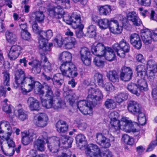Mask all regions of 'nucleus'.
Masks as SVG:
<instances>
[{
  "mask_svg": "<svg viewBox=\"0 0 157 157\" xmlns=\"http://www.w3.org/2000/svg\"><path fill=\"white\" fill-rule=\"evenodd\" d=\"M36 85L38 86L35 89V92L39 95L42 105L47 109L53 108L55 100L54 98L44 99L43 98L44 94V87L40 83L35 81L31 76H26L24 71L21 69L15 71L13 86L16 88H20L23 94H26L32 91Z\"/></svg>",
  "mask_w": 157,
  "mask_h": 157,
  "instance_id": "nucleus-1",
  "label": "nucleus"
},
{
  "mask_svg": "<svg viewBox=\"0 0 157 157\" xmlns=\"http://www.w3.org/2000/svg\"><path fill=\"white\" fill-rule=\"evenodd\" d=\"M128 20L125 17L121 14L110 18L100 19L98 24L100 29H105L109 27L110 32L114 34H119L122 32L123 27L127 25Z\"/></svg>",
  "mask_w": 157,
  "mask_h": 157,
  "instance_id": "nucleus-2",
  "label": "nucleus"
},
{
  "mask_svg": "<svg viewBox=\"0 0 157 157\" xmlns=\"http://www.w3.org/2000/svg\"><path fill=\"white\" fill-rule=\"evenodd\" d=\"M72 56L68 52H63L61 53L59 59L63 63L60 66V70L63 75L67 77L74 78L77 76L78 73L75 65L71 62Z\"/></svg>",
  "mask_w": 157,
  "mask_h": 157,
  "instance_id": "nucleus-3",
  "label": "nucleus"
},
{
  "mask_svg": "<svg viewBox=\"0 0 157 157\" xmlns=\"http://www.w3.org/2000/svg\"><path fill=\"white\" fill-rule=\"evenodd\" d=\"M7 132H5L0 127V144L1 149L4 154L6 155L11 156L13 155L15 152L14 147H15V143L10 138L12 135V128L7 124L5 125Z\"/></svg>",
  "mask_w": 157,
  "mask_h": 157,
  "instance_id": "nucleus-4",
  "label": "nucleus"
},
{
  "mask_svg": "<svg viewBox=\"0 0 157 157\" xmlns=\"http://www.w3.org/2000/svg\"><path fill=\"white\" fill-rule=\"evenodd\" d=\"M110 123L111 125L110 130L116 134L119 133L120 129L127 132H135L138 131L134 128L132 121L126 117H122L120 121L118 119L113 120L110 121Z\"/></svg>",
  "mask_w": 157,
  "mask_h": 157,
  "instance_id": "nucleus-5",
  "label": "nucleus"
},
{
  "mask_svg": "<svg viewBox=\"0 0 157 157\" xmlns=\"http://www.w3.org/2000/svg\"><path fill=\"white\" fill-rule=\"evenodd\" d=\"M41 57L40 62L35 59L29 63V64L32 67V71L35 73H40L41 71V67H42L45 72H51L52 69V64L48 60L44 55H41Z\"/></svg>",
  "mask_w": 157,
  "mask_h": 157,
  "instance_id": "nucleus-6",
  "label": "nucleus"
},
{
  "mask_svg": "<svg viewBox=\"0 0 157 157\" xmlns=\"http://www.w3.org/2000/svg\"><path fill=\"white\" fill-rule=\"evenodd\" d=\"M85 152L87 156L90 157H112V153L109 151H106L102 154L98 146L93 144L87 145Z\"/></svg>",
  "mask_w": 157,
  "mask_h": 157,
  "instance_id": "nucleus-7",
  "label": "nucleus"
},
{
  "mask_svg": "<svg viewBox=\"0 0 157 157\" xmlns=\"http://www.w3.org/2000/svg\"><path fill=\"white\" fill-rule=\"evenodd\" d=\"M63 15V21L67 24L71 25L73 28L76 29L78 27L80 28L84 27L80 14L74 13L71 16L67 13L64 14Z\"/></svg>",
  "mask_w": 157,
  "mask_h": 157,
  "instance_id": "nucleus-8",
  "label": "nucleus"
},
{
  "mask_svg": "<svg viewBox=\"0 0 157 157\" xmlns=\"http://www.w3.org/2000/svg\"><path fill=\"white\" fill-rule=\"evenodd\" d=\"M66 140L65 136H63L60 140L59 138L56 136L48 138L47 143L49 150L53 153L58 152L60 143L61 142L63 144H65Z\"/></svg>",
  "mask_w": 157,
  "mask_h": 157,
  "instance_id": "nucleus-9",
  "label": "nucleus"
},
{
  "mask_svg": "<svg viewBox=\"0 0 157 157\" xmlns=\"http://www.w3.org/2000/svg\"><path fill=\"white\" fill-rule=\"evenodd\" d=\"M138 85L132 83L128 84L127 86L128 90L131 93L137 96L140 95V92L142 91H146L148 89L147 85L145 80L141 81L139 80Z\"/></svg>",
  "mask_w": 157,
  "mask_h": 157,
  "instance_id": "nucleus-10",
  "label": "nucleus"
},
{
  "mask_svg": "<svg viewBox=\"0 0 157 157\" xmlns=\"http://www.w3.org/2000/svg\"><path fill=\"white\" fill-rule=\"evenodd\" d=\"M113 47L117 52V55L122 58L124 57L125 53L128 52L130 50L129 44L124 39L121 41L119 44H115Z\"/></svg>",
  "mask_w": 157,
  "mask_h": 157,
  "instance_id": "nucleus-11",
  "label": "nucleus"
},
{
  "mask_svg": "<svg viewBox=\"0 0 157 157\" xmlns=\"http://www.w3.org/2000/svg\"><path fill=\"white\" fill-rule=\"evenodd\" d=\"M141 36L142 41L146 45L151 44L152 40L157 41V29L151 31L148 29L143 31Z\"/></svg>",
  "mask_w": 157,
  "mask_h": 157,
  "instance_id": "nucleus-12",
  "label": "nucleus"
},
{
  "mask_svg": "<svg viewBox=\"0 0 157 157\" xmlns=\"http://www.w3.org/2000/svg\"><path fill=\"white\" fill-rule=\"evenodd\" d=\"M52 31L50 29L46 31H41L39 33V44L40 48H43L45 50H48L45 46L46 43L47 42V40L51 38L53 36Z\"/></svg>",
  "mask_w": 157,
  "mask_h": 157,
  "instance_id": "nucleus-13",
  "label": "nucleus"
},
{
  "mask_svg": "<svg viewBox=\"0 0 157 157\" xmlns=\"http://www.w3.org/2000/svg\"><path fill=\"white\" fill-rule=\"evenodd\" d=\"M95 81L98 85L101 87L104 88L106 91L108 92H113L114 90V86L109 82H107L104 85V81L102 75L99 73H96L94 76Z\"/></svg>",
  "mask_w": 157,
  "mask_h": 157,
  "instance_id": "nucleus-14",
  "label": "nucleus"
},
{
  "mask_svg": "<svg viewBox=\"0 0 157 157\" xmlns=\"http://www.w3.org/2000/svg\"><path fill=\"white\" fill-rule=\"evenodd\" d=\"M92 104L91 102L82 100L78 101L77 105L78 108L82 113L84 115H87L92 114Z\"/></svg>",
  "mask_w": 157,
  "mask_h": 157,
  "instance_id": "nucleus-15",
  "label": "nucleus"
},
{
  "mask_svg": "<svg viewBox=\"0 0 157 157\" xmlns=\"http://www.w3.org/2000/svg\"><path fill=\"white\" fill-rule=\"evenodd\" d=\"M88 96L87 99L88 101L92 102L90 100L95 99L99 101L103 98V95L101 91L99 89H95L92 87H89L87 90Z\"/></svg>",
  "mask_w": 157,
  "mask_h": 157,
  "instance_id": "nucleus-16",
  "label": "nucleus"
},
{
  "mask_svg": "<svg viewBox=\"0 0 157 157\" xmlns=\"http://www.w3.org/2000/svg\"><path fill=\"white\" fill-rule=\"evenodd\" d=\"M47 133L45 132H43L38 139L34 142V148L40 151H44L45 148V141H46L47 143Z\"/></svg>",
  "mask_w": 157,
  "mask_h": 157,
  "instance_id": "nucleus-17",
  "label": "nucleus"
},
{
  "mask_svg": "<svg viewBox=\"0 0 157 157\" xmlns=\"http://www.w3.org/2000/svg\"><path fill=\"white\" fill-rule=\"evenodd\" d=\"M147 67L143 65H139L136 67V70L137 71L138 76L141 78L140 80L141 81H145L147 79L149 80L152 79L149 73L150 70L147 72Z\"/></svg>",
  "mask_w": 157,
  "mask_h": 157,
  "instance_id": "nucleus-18",
  "label": "nucleus"
},
{
  "mask_svg": "<svg viewBox=\"0 0 157 157\" xmlns=\"http://www.w3.org/2000/svg\"><path fill=\"white\" fill-rule=\"evenodd\" d=\"M80 58L83 63L89 66L91 62V54L89 50L86 47L82 48L80 51Z\"/></svg>",
  "mask_w": 157,
  "mask_h": 157,
  "instance_id": "nucleus-19",
  "label": "nucleus"
},
{
  "mask_svg": "<svg viewBox=\"0 0 157 157\" xmlns=\"http://www.w3.org/2000/svg\"><path fill=\"white\" fill-rule=\"evenodd\" d=\"M107 47L102 43H94L92 46L91 52L97 56H102L106 50Z\"/></svg>",
  "mask_w": 157,
  "mask_h": 157,
  "instance_id": "nucleus-20",
  "label": "nucleus"
},
{
  "mask_svg": "<svg viewBox=\"0 0 157 157\" xmlns=\"http://www.w3.org/2000/svg\"><path fill=\"white\" fill-rule=\"evenodd\" d=\"M97 142L102 147L107 148L109 147L110 145V141H113L114 140L113 136H111L109 140L106 138L102 134L98 133L96 135Z\"/></svg>",
  "mask_w": 157,
  "mask_h": 157,
  "instance_id": "nucleus-21",
  "label": "nucleus"
},
{
  "mask_svg": "<svg viewBox=\"0 0 157 157\" xmlns=\"http://www.w3.org/2000/svg\"><path fill=\"white\" fill-rule=\"evenodd\" d=\"M37 118L34 120V123L35 125L39 127H43L46 126L48 120V116L44 113H40L37 114L35 117Z\"/></svg>",
  "mask_w": 157,
  "mask_h": 157,
  "instance_id": "nucleus-22",
  "label": "nucleus"
},
{
  "mask_svg": "<svg viewBox=\"0 0 157 157\" xmlns=\"http://www.w3.org/2000/svg\"><path fill=\"white\" fill-rule=\"evenodd\" d=\"M22 49L19 46L16 45L12 46L8 54V56L10 60H15L22 52Z\"/></svg>",
  "mask_w": 157,
  "mask_h": 157,
  "instance_id": "nucleus-23",
  "label": "nucleus"
},
{
  "mask_svg": "<svg viewBox=\"0 0 157 157\" xmlns=\"http://www.w3.org/2000/svg\"><path fill=\"white\" fill-rule=\"evenodd\" d=\"M127 109L131 113L136 114L140 113L142 111L140 105L137 102L133 101H130L128 104Z\"/></svg>",
  "mask_w": 157,
  "mask_h": 157,
  "instance_id": "nucleus-24",
  "label": "nucleus"
},
{
  "mask_svg": "<svg viewBox=\"0 0 157 157\" xmlns=\"http://www.w3.org/2000/svg\"><path fill=\"white\" fill-rule=\"evenodd\" d=\"M132 71L129 67H124L120 74L121 79L124 81H129L132 78Z\"/></svg>",
  "mask_w": 157,
  "mask_h": 157,
  "instance_id": "nucleus-25",
  "label": "nucleus"
},
{
  "mask_svg": "<svg viewBox=\"0 0 157 157\" xmlns=\"http://www.w3.org/2000/svg\"><path fill=\"white\" fill-rule=\"evenodd\" d=\"M27 103L30 110L32 111H39L40 109V103L36 98L33 97H29Z\"/></svg>",
  "mask_w": 157,
  "mask_h": 157,
  "instance_id": "nucleus-26",
  "label": "nucleus"
},
{
  "mask_svg": "<svg viewBox=\"0 0 157 157\" xmlns=\"http://www.w3.org/2000/svg\"><path fill=\"white\" fill-rule=\"evenodd\" d=\"M36 137V135L33 132H23L22 133V142L24 145H27Z\"/></svg>",
  "mask_w": 157,
  "mask_h": 157,
  "instance_id": "nucleus-27",
  "label": "nucleus"
},
{
  "mask_svg": "<svg viewBox=\"0 0 157 157\" xmlns=\"http://www.w3.org/2000/svg\"><path fill=\"white\" fill-rule=\"evenodd\" d=\"M127 17L128 20L131 21L133 25L136 26H140L142 24L141 20L135 12L132 11L128 13Z\"/></svg>",
  "mask_w": 157,
  "mask_h": 157,
  "instance_id": "nucleus-28",
  "label": "nucleus"
},
{
  "mask_svg": "<svg viewBox=\"0 0 157 157\" xmlns=\"http://www.w3.org/2000/svg\"><path fill=\"white\" fill-rule=\"evenodd\" d=\"M77 44V41L74 37H67L64 38V47L66 49H70L75 48Z\"/></svg>",
  "mask_w": 157,
  "mask_h": 157,
  "instance_id": "nucleus-29",
  "label": "nucleus"
},
{
  "mask_svg": "<svg viewBox=\"0 0 157 157\" xmlns=\"http://www.w3.org/2000/svg\"><path fill=\"white\" fill-rule=\"evenodd\" d=\"M131 43L137 49H140L142 46V43L138 34L133 33L131 34L130 36Z\"/></svg>",
  "mask_w": 157,
  "mask_h": 157,
  "instance_id": "nucleus-30",
  "label": "nucleus"
},
{
  "mask_svg": "<svg viewBox=\"0 0 157 157\" xmlns=\"http://www.w3.org/2000/svg\"><path fill=\"white\" fill-rule=\"evenodd\" d=\"M14 115L21 121H24L28 118L27 112L22 109H15L13 112Z\"/></svg>",
  "mask_w": 157,
  "mask_h": 157,
  "instance_id": "nucleus-31",
  "label": "nucleus"
},
{
  "mask_svg": "<svg viewBox=\"0 0 157 157\" xmlns=\"http://www.w3.org/2000/svg\"><path fill=\"white\" fill-rule=\"evenodd\" d=\"M103 56H104L105 59L107 60L112 61L115 59V54L112 48L107 47L106 50Z\"/></svg>",
  "mask_w": 157,
  "mask_h": 157,
  "instance_id": "nucleus-32",
  "label": "nucleus"
},
{
  "mask_svg": "<svg viewBox=\"0 0 157 157\" xmlns=\"http://www.w3.org/2000/svg\"><path fill=\"white\" fill-rule=\"evenodd\" d=\"M56 128L58 132L64 133L66 132L68 128V125L66 123L63 121H58L56 124Z\"/></svg>",
  "mask_w": 157,
  "mask_h": 157,
  "instance_id": "nucleus-33",
  "label": "nucleus"
},
{
  "mask_svg": "<svg viewBox=\"0 0 157 157\" xmlns=\"http://www.w3.org/2000/svg\"><path fill=\"white\" fill-rule=\"evenodd\" d=\"M62 75L60 73H57L56 74L52 79L53 83L55 85L58 86L59 87L61 86L63 83V75L62 73Z\"/></svg>",
  "mask_w": 157,
  "mask_h": 157,
  "instance_id": "nucleus-34",
  "label": "nucleus"
},
{
  "mask_svg": "<svg viewBox=\"0 0 157 157\" xmlns=\"http://www.w3.org/2000/svg\"><path fill=\"white\" fill-rule=\"evenodd\" d=\"M107 76L109 80L113 82L118 81V75L117 72L115 71H109L107 73Z\"/></svg>",
  "mask_w": 157,
  "mask_h": 157,
  "instance_id": "nucleus-35",
  "label": "nucleus"
},
{
  "mask_svg": "<svg viewBox=\"0 0 157 157\" xmlns=\"http://www.w3.org/2000/svg\"><path fill=\"white\" fill-rule=\"evenodd\" d=\"M99 13L101 15L106 16L110 13L111 9L109 6H100L98 7Z\"/></svg>",
  "mask_w": 157,
  "mask_h": 157,
  "instance_id": "nucleus-36",
  "label": "nucleus"
},
{
  "mask_svg": "<svg viewBox=\"0 0 157 157\" xmlns=\"http://www.w3.org/2000/svg\"><path fill=\"white\" fill-rule=\"evenodd\" d=\"M7 124L12 128V134L13 133L14 131H15V133L17 135H18L19 134L20 130L19 129L17 128L12 125H10L9 122L7 121H2L0 122V127L2 128V126H3L4 127V129L7 132V129L5 125Z\"/></svg>",
  "mask_w": 157,
  "mask_h": 157,
  "instance_id": "nucleus-37",
  "label": "nucleus"
},
{
  "mask_svg": "<svg viewBox=\"0 0 157 157\" xmlns=\"http://www.w3.org/2000/svg\"><path fill=\"white\" fill-rule=\"evenodd\" d=\"M5 34L7 40L10 43L13 44L17 41V36L12 32L8 31L6 32Z\"/></svg>",
  "mask_w": 157,
  "mask_h": 157,
  "instance_id": "nucleus-38",
  "label": "nucleus"
},
{
  "mask_svg": "<svg viewBox=\"0 0 157 157\" xmlns=\"http://www.w3.org/2000/svg\"><path fill=\"white\" fill-rule=\"evenodd\" d=\"M45 97L48 98H54V95L51 86L46 85L45 86Z\"/></svg>",
  "mask_w": 157,
  "mask_h": 157,
  "instance_id": "nucleus-39",
  "label": "nucleus"
},
{
  "mask_svg": "<svg viewBox=\"0 0 157 157\" xmlns=\"http://www.w3.org/2000/svg\"><path fill=\"white\" fill-rule=\"evenodd\" d=\"M87 35L90 37H94L96 35V27L94 25H90L88 28Z\"/></svg>",
  "mask_w": 157,
  "mask_h": 157,
  "instance_id": "nucleus-40",
  "label": "nucleus"
},
{
  "mask_svg": "<svg viewBox=\"0 0 157 157\" xmlns=\"http://www.w3.org/2000/svg\"><path fill=\"white\" fill-rule=\"evenodd\" d=\"M128 98V95L124 93H121L117 94L115 97L116 101L118 103L122 102Z\"/></svg>",
  "mask_w": 157,
  "mask_h": 157,
  "instance_id": "nucleus-41",
  "label": "nucleus"
},
{
  "mask_svg": "<svg viewBox=\"0 0 157 157\" xmlns=\"http://www.w3.org/2000/svg\"><path fill=\"white\" fill-rule=\"evenodd\" d=\"M122 141L125 143L129 145H132L134 144L133 138L127 134H124L122 136Z\"/></svg>",
  "mask_w": 157,
  "mask_h": 157,
  "instance_id": "nucleus-42",
  "label": "nucleus"
},
{
  "mask_svg": "<svg viewBox=\"0 0 157 157\" xmlns=\"http://www.w3.org/2000/svg\"><path fill=\"white\" fill-rule=\"evenodd\" d=\"M2 110L7 114H8L11 117H13V112L12 113V108L10 105L8 104H3L2 107Z\"/></svg>",
  "mask_w": 157,
  "mask_h": 157,
  "instance_id": "nucleus-43",
  "label": "nucleus"
},
{
  "mask_svg": "<svg viewBox=\"0 0 157 157\" xmlns=\"http://www.w3.org/2000/svg\"><path fill=\"white\" fill-rule=\"evenodd\" d=\"M105 105L106 108L110 109H114L116 107V102L112 99H107L105 102Z\"/></svg>",
  "mask_w": 157,
  "mask_h": 157,
  "instance_id": "nucleus-44",
  "label": "nucleus"
},
{
  "mask_svg": "<svg viewBox=\"0 0 157 157\" xmlns=\"http://www.w3.org/2000/svg\"><path fill=\"white\" fill-rule=\"evenodd\" d=\"M138 115V120L139 124L141 125H144L146 122V117L144 113L141 111L140 113L137 114Z\"/></svg>",
  "mask_w": 157,
  "mask_h": 157,
  "instance_id": "nucleus-45",
  "label": "nucleus"
},
{
  "mask_svg": "<svg viewBox=\"0 0 157 157\" xmlns=\"http://www.w3.org/2000/svg\"><path fill=\"white\" fill-rule=\"evenodd\" d=\"M32 15L35 17L36 21L38 22H42L44 19V16L42 12H36L33 13Z\"/></svg>",
  "mask_w": 157,
  "mask_h": 157,
  "instance_id": "nucleus-46",
  "label": "nucleus"
},
{
  "mask_svg": "<svg viewBox=\"0 0 157 157\" xmlns=\"http://www.w3.org/2000/svg\"><path fill=\"white\" fill-rule=\"evenodd\" d=\"M65 99L72 106H74L76 99V95L74 94H69L65 97Z\"/></svg>",
  "mask_w": 157,
  "mask_h": 157,
  "instance_id": "nucleus-47",
  "label": "nucleus"
},
{
  "mask_svg": "<svg viewBox=\"0 0 157 157\" xmlns=\"http://www.w3.org/2000/svg\"><path fill=\"white\" fill-rule=\"evenodd\" d=\"M66 106L65 102L62 100H59L58 101L55 103L54 102L53 108L55 109H58L61 108H64Z\"/></svg>",
  "mask_w": 157,
  "mask_h": 157,
  "instance_id": "nucleus-48",
  "label": "nucleus"
},
{
  "mask_svg": "<svg viewBox=\"0 0 157 157\" xmlns=\"http://www.w3.org/2000/svg\"><path fill=\"white\" fill-rule=\"evenodd\" d=\"M64 38L60 35H57L54 40V42H55L56 45L59 47L64 44Z\"/></svg>",
  "mask_w": 157,
  "mask_h": 157,
  "instance_id": "nucleus-49",
  "label": "nucleus"
},
{
  "mask_svg": "<svg viewBox=\"0 0 157 157\" xmlns=\"http://www.w3.org/2000/svg\"><path fill=\"white\" fill-rule=\"evenodd\" d=\"M93 62L95 65L99 67H103L104 64V62L98 56L94 58Z\"/></svg>",
  "mask_w": 157,
  "mask_h": 157,
  "instance_id": "nucleus-50",
  "label": "nucleus"
},
{
  "mask_svg": "<svg viewBox=\"0 0 157 157\" xmlns=\"http://www.w3.org/2000/svg\"><path fill=\"white\" fill-rule=\"evenodd\" d=\"M3 84L4 85L8 86L9 85L10 74L8 72L3 73Z\"/></svg>",
  "mask_w": 157,
  "mask_h": 157,
  "instance_id": "nucleus-51",
  "label": "nucleus"
},
{
  "mask_svg": "<svg viewBox=\"0 0 157 157\" xmlns=\"http://www.w3.org/2000/svg\"><path fill=\"white\" fill-rule=\"evenodd\" d=\"M109 118L110 119V121L113 120H115L118 119L119 114L117 112L115 111L111 112L108 115Z\"/></svg>",
  "mask_w": 157,
  "mask_h": 157,
  "instance_id": "nucleus-52",
  "label": "nucleus"
},
{
  "mask_svg": "<svg viewBox=\"0 0 157 157\" xmlns=\"http://www.w3.org/2000/svg\"><path fill=\"white\" fill-rule=\"evenodd\" d=\"M21 36L22 39L25 40L30 39L31 36L30 34L28 31H21Z\"/></svg>",
  "mask_w": 157,
  "mask_h": 157,
  "instance_id": "nucleus-53",
  "label": "nucleus"
},
{
  "mask_svg": "<svg viewBox=\"0 0 157 157\" xmlns=\"http://www.w3.org/2000/svg\"><path fill=\"white\" fill-rule=\"evenodd\" d=\"M5 2L6 5L9 8H11L12 7L11 5L12 3L11 2V0H0V6L2 7L3 6Z\"/></svg>",
  "mask_w": 157,
  "mask_h": 157,
  "instance_id": "nucleus-54",
  "label": "nucleus"
},
{
  "mask_svg": "<svg viewBox=\"0 0 157 157\" xmlns=\"http://www.w3.org/2000/svg\"><path fill=\"white\" fill-rule=\"evenodd\" d=\"M7 88L4 87L2 86L0 87V96L5 97L6 96V89ZM7 90L8 91H10L11 89L10 87H8Z\"/></svg>",
  "mask_w": 157,
  "mask_h": 157,
  "instance_id": "nucleus-55",
  "label": "nucleus"
},
{
  "mask_svg": "<svg viewBox=\"0 0 157 157\" xmlns=\"http://www.w3.org/2000/svg\"><path fill=\"white\" fill-rule=\"evenodd\" d=\"M138 3L145 6H149L151 3V0H138Z\"/></svg>",
  "mask_w": 157,
  "mask_h": 157,
  "instance_id": "nucleus-56",
  "label": "nucleus"
},
{
  "mask_svg": "<svg viewBox=\"0 0 157 157\" xmlns=\"http://www.w3.org/2000/svg\"><path fill=\"white\" fill-rule=\"evenodd\" d=\"M85 140V136L82 134H80L78 135L76 137V140L77 142L82 143Z\"/></svg>",
  "mask_w": 157,
  "mask_h": 157,
  "instance_id": "nucleus-57",
  "label": "nucleus"
},
{
  "mask_svg": "<svg viewBox=\"0 0 157 157\" xmlns=\"http://www.w3.org/2000/svg\"><path fill=\"white\" fill-rule=\"evenodd\" d=\"M84 27L80 28L79 27H78L77 29H78L79 30H77L76 33V36L77 38H81L82 37L83 35V33L82 29Z\"/></svg>",
  "mask_w": 157,
  "mask_h": 157,
  "instance_id": "nucleus-58",
  "label": "nucleus"
},
{
  "mask_svg": "<svg viewBox=\"0 0 157 157\" xmlns=\"http://www.w3.org/2000/svg\"><path fill=\"white\" fill-rule=\"evenodd\" d=\"M156 145H157V138L155 141H154L151 142L147 148V151H151Z\"/></svg>",
  "mask_w": 157,
  "mask_h": 157,
  "instance_id": "nucleus-59",
  "label": "nucleus"
},
{
  "mask_svg": "<svg viewBox=\"0 0 157 157\" xmlns=\"http://www.w3.org/2000/svg\"><path fill=\"white\" fill-rule=\"evenodd\" d=\"M147 67L153 69L155 67V61L152 60H149L147 62Z\"/></svg>",
  "mask_w": 157,
  "mask_h": 157,
  "instance_id": "nucleus-60",
  "label": "nucleus"
},
{
  "mask_svg": "<svg viewBox=\"0 0 157 157\" xmlns=\"http://www.w3.org/2000/svg\"><path fill=\"white\" fill-rule=\"evenodd\" d=\"M138 11L139 12L140 14L145 17L146 16V14L147 12V10H146L144 9L142 7H140L138 8Z\"/></svg>",
  "mask_w": 157,
  "mask_h": 157,
  "instance_id": "nucleus-61",
  "label": "nucleus"
},
{
  "mask_svg": "<svg viewBox=\"0 0 157 157\" xmlns=\"http://www.w3.org/2000/svg\"><path fill=\"white\" fill-rule=\"evenodd\" d=\"M136 59L139 62L142 63L144 61V59L143 55L140 54H138L136 56Z\"/></svg>",
  "mask_w": 157,
  "mask_h": 157,
  "instance_id": "nucleus-62",
  "label": "nucleus"
},
{
  "mask_svg": "<svg viewBox=\"0 0 157 157\" xmlns=\"http://www.w3.org/2000/svg\"><path fill=\"white\" fill-rule=\"evenodd\" d=\"M157 72V63L156 64V68H154L153 69L150 70V76H151L152 79H153L154 78V74Z\"/></svg>",
  "mask_w": 157,
  "mask_h": 157,
  "instance_id": "nucleus-63",
  "label": "nucleus"
},
{
  "mask_svg": "<svg viewBox=\"0 0 157 157\" xmlns=\"http://www.w3.org/2000/svg\"><path fill=\"white\" fill-rule=\"evenodd\" d=\"M150 17L151 20L157 21V17L155 15V12L153 10L151 11Z\"/></svg>",
  "mask_w": 157,
  "mask_h": 157,
  "instance_id": "nucleus-64",
  "label": "nucleus"
}]
</instances>
